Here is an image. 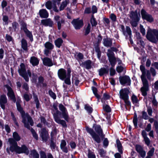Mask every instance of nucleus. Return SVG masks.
Wrapping results in <instances>:
<instances>
[{
  "mask_svg": "<svg viewBox=\"0 0 158 158\" xmlns=\"http://www.w3.org/2000/svg\"><path fill=\"white\" fill-rule=\"evenodd\" d=\"M92 61L90 60H87L84 62H82L80 64L82 67L85 68L87 69H90L92 67Z\"/></svg>",
  "mask_w": 158,
  "mask_h": 158,
  "instance_id": "nucleus-20",
  "label": "nucleus"
},
{
  "mask_svg": "<svg viewBox=\"0 0 158 158\" xmlns=\"http://www.w3.org/2000/svg\"><path fill=\"white\" fill-rule=\"evenodd\" d=\"M20 67V68L18 70L19 75L23 77L26 82H28L29 81V77H31V76L30 70L28 69L26 71L25 64L23 63H21Z\"/></svg>",
  "mask_w": 158,
  "mask_h": 158,
  "instance_id": "nucleus-4",
  "label": "nucleus"
},
{
  "mask_svg": "<svg viewBox=\"0 0 158 158\" xmlns=\"http://www.w3.org/2000/svg\"><path fill=\"white\" fill-rule=\"evenodd\" d=\"M39 133L40 135L41 138H50L48 131L46 129L45 127L41 128Z\"/></svg>",
  "mask_w": 158,
  "mask_h": 158,
  "instance_id": "nucleus-21",
  "label": "nucleus"
},
{
  "mask_svg": "<svg viewBox=\"0 0 158 158\" xmlns=\"http://www.w3.org/2000/svg\"><path fill=\"white\" fill-rule=\"evenodd\" d=\"M45 6L46 8L48 9L51 10L52 8V2L50 1H48L45 3Z\"/></svg>",
  "mask_w": 158,
  "mask_h": 158,
  "instance_id": "nucleus-50",
  "label": "nucleus"
},
{
  "mask_svg": "<svg viewBox=\"0 0 158 158\" xmlns=\"http://www.w3.org/2000/svg\"><path fill=\"white\" fill-rule=\"evenodd\" d=\"M116 62H115V64H114L113 66H112L111 65V67L110 68V75L111 76H113L116 73L115 71V69H114V67L115 65L116 64Z\"/></svg>",
  "mask_w": 158,
  "mask_h": 158,
  "instance_id": "nucleus-47",
  "label": "nucleus"
},
{
  "mask_svg": "<svg viewBox=\"0 0 158 158\" xmlns=\"http://www.w3.org/2000/svg\"><path fill=\"white\" fill-rule=\"evenodd\" d=\"M119 28L120 29V30L123 32V35H125L126 37H127V35H126V32L127 31H125L124 26L122 24H119Z\"/></svg>",
  "mask_w": 158,
  "mask_h": 158,
  "instance_id": "nucleus-48",
  "label": "nucleus"
},
{
  "mask_svg": "<svg viewBox=\"0 0 158 158\" xmlns=\"http://www.w3.org/2000/svg\"><path fill=\"white\" fill-rule=\"evenodd\" d=\"M71 23L76 30L80 29L84 25L83 19H80L79 18L73 19Z\"/></svg>",
  "mask_w": 158,
  "mask_h": 158,
  "instance_id": "nucleus-10",
  "label": "nucleus"
},
{
  "mask_svg": "<svg viewBox=\"0 0 158 158\" xmlns=\"http://www.w3.org/2000/svg\"><path fill=\"white\" fill-rule=\"evenodd\" d=\"M30 155L32 156L33 158H39V155L35 149H33L30 151Z\"/></svg>",
  "mask_w": 158,
  "mask_h": 158,
  "instance_id": "nucleus-38",
  "label": "nucleus"
},
{
  "mask_svg": "<svg viewBox=\"0 0 158 158\" xmlns=\"http://www.w3.org/2000/svg\"><path fill=\"white\" fill-rule=\"evenodd\" d=\"M12 27L14 31H16L17 29H18L19 24L16 21H14L12 23Z\"/></svg>",
  "mask_w": 158,
  "mask_h": 158,
  "instance_id": "nucleus-54",
  "label": "nucleus"
},
{
  "mask_svg": "<svg viewBox=\"0 0 158 158\" xmlns=\"http://www.w3.org/2000/svg\"><path fill=\"white\" fill-rule=\"evenodd\" d=\"M90 21L92 27H95L97 25V22L93 14L91 15Z\"/></svg>",
  "mask_w": 158,
  "mask_h": 158,
  "instance_id": "nucleus-35",
  "label": "nucleus"
},
{
  "mask_svg": "<svg viewBox=\"0 0 158 158\" xmlns=\"http://www.w3.org/2000/svg\"><path fill=\"white\" fill-rule=\"evenodd\" d=\"M93 128L94 129L89 127H85L87 132L90 135L92 138H106L105 135L101 125L94 124Z\"/></svg>",
  "mask_w": 158,
  "mask_h": 158,
  "instance_id": "nucleus-1",
  "label": "nucleus"
},
{
  "mask_svg": "<svg viewBox=\"0 0 158 158\" xmlns=\"http://www.w3.org/2000/svg\"><path fill=\"white\" fill-rule=\"evenodd\" d=\"M5 87L6 88L7 90V95L10 99L15 103L16 102V98L14 92L12 88L8 84L5 85Z\"/></svg>",
  "mask_w": 158,
  "mask_h": 158,
  "instance_id": "nucleus-13",
  "label": "nucleus"
},
{
  "mask_svg": "<svg viewBox=\"0 0 158 158\" xmlns=\"http://www.w3.org/2000/svg\"><path fill=\"white\" fill-rule=\"evenodd\" d=\"M130 18L132 20H140V18L139 17L137 11V10L135 11H131L130 12Z\"/></svg>",
  "mask_w": 158,
  "mask_h": 158,
  "instance_id": "nucleus-26",
  "label": "nucleus"
},
{
  "mask_svg": "<svg viewBox=\"0 0 158 158\" xmlns=\"http://www.w3.org/2000/svg\"><path fill=\"white\" fill-rule=\"evenodd\" d=\"M41 23L45 27L48 26L52 27L53 25V22L50 18L42 19L41 20Z\"/></svg>",
  "mask_w": 158,
  "mask_h": 158,
  "instance_id": "nucleus-22",
  "label": "nucleus"
},
{
  "mask_svg": "<svg viewBox=\"0 0 158 158\" xmlns=\"http://www.w3.org/2000/svg\"><path fill=\"white\" fill-rule=\"evenodd\" d=\"M108 36H106V39H104L103 44L106 47H111L112 45V40L111 39H108Z\"/></svg>",
  "mask_w": 158,
  "mask_h": 158,
  "instance_id": "nucleus-27",
  "label": "nucleus"
},
{
  "mask_svg": "<svg viewBox=\"0 0 158 158\" xmlns=\"http://www.w3.org/2000/svg\"><path fill=\"white\" fill-rule=\"evenodd\" d=\"M103 21L106 26L110 27V21L108 18L104 17L103 19Z\"/></svg>",
  "mask_w": 158,
  "mask_h": 158,
  "instance_id": "nucleus-52",
  "label": "nucleus"
},
{
  "mask_svg": "<svg viewBox=\"0 0 158 158\" xmlns=\"http://www.w3.org/2000/svg\"><path fill=\"white\" fill-rule=\"evenodd\" d=\"M19 22L21 26V30L23 31L26 36L29 38L31 42L33 41V39L32 33L28 29L27 23L23 20H20Z\"/></svg>",
  "mask_w": 158,
  "mask_h": 158,
  "instance_id": "nucleus-6",
  "label": "nucleus"
},
{
  "mask_svg": "<svg viewBox=\"0 0 158 158\" xmlns=\"http://www.w3.org/2000/svg\"><path fill=\"white\" fill-rule=\"evenodd\" d=\"M76 56V55L74 56L75 58L78 61L83 60L84 59V55L81 52H79Z\"/></svg>",
  "mask_w": 158,
  "mask_h": 158,
  "instance_id": "nucleus-46",
  "label": "nucleus"
},
{
  "mask_svg": "<svg viewBox=\"0 0 158 158\" xmlns=\"http://www.w3.org/2000/svg\"><path fill=\"white\" fill-rule=\"evenodd\" d=\"M142 117L145 120L148 119L149 117L147 113L144 111H143L142 112Z\"/></svg>",
  "mask_w": 158,
  "mask_h": 158,
  "instance_id": "nucleus-63",
  "label": "nucleus"
},
{
  "mask_svg": "<svg viewBox=\"0 0 158 158\" xmlns=\"http://www.w3.org/2000/svg\"><path fill=\"white\" fill-rule=\"evenodd\" d=\"M29 153V150L27 147L24 144L22 145L21 147L18 146L17 154L24 153L26 155H28Z\"/></svg>",
  "mask_w": 158,
  "mask_h": 158,
  "instance_id": "nucleus-17",
  "label": "nucleus"
},
{
  "mask_svg": "<svg viewBox=\"0 0 158 158\" xmlns=\"http://www.w3.org/2000/svg\"><path fill=\"white\" fill-rule=\"evenodd\" d=\"M68 3V2L66 0L62 2L59 8L60 11L63 10L64 8L67 6Z\"/></svg>",
  "mask_w": 158,
  "mask_h": 158,
  "instance_id": "nucleus-44",
  "label": "nucleus"
},
{
  "mask_svg": "<svg viewBox=\"0 0 158 158\" xmlns=\"http://www.w3.org/2000/svg\"><path fill=\"white\" fill-rule=\"evenodd\" d=\"M48 94L49 96L52 98L53 99L55 100L56 98V95L51 89L48 91Z\"/></svg>",
  "mask_w": 158,
  "mask_h": 158,
  "instance_id": "nucleus-55",
  "label": "nucleus"
},
{
  "mask_svg": "<svg viewBox=\"0 0 158 158\" xmlns=\"http://www.w3.org/2000/svg\"><path fill=\"white\" fill-rule=\"evenodd\" d=\"M33 98L34 99V101L36 104V107L37 109L39 108L40 106V103L38 99V96L35 94H33Z\"/></svg>",
  "mask_w": 158,
  "mask_h": 158,
  "instance_id": "nucleus-40",
  "label": "nucleus"
},
{
  "mask_svg": "<svg viewBox=\"0 0 158 158\" xmlns=\"http://www.w3.org/2000/svg\"><path fill=\"white\" fill-rule=\"evenodd\" d=\"M109 69L105 68H101L99 71V75L101 76H102L105 74H108Z\"/></svg>",
  "mask_w": 158,
  "mask_h": 158,
  "instance_id": "nucleus-30",
  "label": "nucleus"
},
{
  "mask_svg": "<svg viewBox=\"0 0 158 158\" xmlns=\"http://www.w3.org/2000/svg\"><path fill=\"white\" fill-rule=\"evenodd\" d=\"M139 20H132V21L130 22V23L131 26L133 27H136L138 25V22Z\"/></svg>",
  "mask_w": 158,
  "mask_h": 158,
  "instance_id": "nucleus-56",
  "label": "nucleus"
},
{
  "mask_svg": "<svg viewBox=\"0 0 158 158\" xmlns=\"http://www.w3.org/2000/svg\"><path fill=\"white\" fill-rule=\"evenodd\" d=\"M135 150L136 151L138 152L139 153L141 151H142L143 150V149L142 146L138 144L136 145L135 146Z\"/></svg>",
  "mask_w": 158,
  "mask_h": 158,
  "instance_id": "nucleus-62",
  "label": "nucleus"
},
{
  "mask_svg": "<svg viewBox=\"0 0 158 158\" xmlns=\"http://www.w3.org/2000/svg\"><path fill=\"white\" fill-rule=\"evenodd\" d=\"M44 81V79L43 77L40 76L38 78V82L36 84V87H41V84L43 83Z\"/></svg>",
  "mask_w": 158,
  "mask_h": 158,
  "instance_id": "nucleus-37",
  "label": "nucleus"
},
{
  "mask_svg": "<svg viewBox=\"0 0 158 158\" xmlns=\"http://www.w3.org/2000/svg\"><path fill=\"white\" fill-rule=\"evenodd\" d=\"M54 20L57 23L58 29L60 30L61 29L62 24H65V20L62 18H61L59 15L55 16L54 18Z\"/></svg>",
  "mask_w": 158,
  "mask_h": 158,
  "instance_id": "nucleus-15",
  "label": "nucleus"
},
{
  "mask_svg": "<svg viewBox=\"0 0 158 158\" xmlns=\"http://www.w3.org/2000/svg\"><path fill=\"white\" fill-rule=\"evenodd\" d=\"M84 109L87 111L88 114L89 115L91 114L93 110L92 107H91L88 104H86L85 105Z\"/></svg>",
  "mask_w": 158,
  "mask_h": 158,
  "instance_id": "nucleus-36",
  "label": "nucleus"
},
{
  "mask_svg": "<svg viewBox=\"0 0 158 158\" xmlns=\"http://www.w3.org/2000/svg\"><path fill=\"white\" fill-rule=\"evenodd\" d=\"M91 28V25L89 23H88L86 27L85 28V31L84 33L85 36H87L90 32Z\"/></svg>",
  "mask_w": 158,
  "mask_h": 158,
  "instance_id": "nucleus-39",
  "label": "nucleus"
},
{
  "mask_svg": "<svg viewBox=\"0 0 158 158\" xmlns=\"http://www.w3.org/2000/svg\"><path fill=\"white\" fill-rule=\"evenodd\" d=\"M31 131L34 138H38V134L33 128H31Z\"/></svg>",
  "mask_w": 158,
  "mask_h": 158,
  "instance_id": "nucleus-60",
  "label": "nucleus"
},
{
  "mask_svg": "<svg viewBox=\"0 0 158 158\" xmlns=\"http://www.w3.org/2000/svg\"><path fill=\"white\" fill-rule=\"evenodd\" d=\"M59 110L61 111V112H63L67 111V110L62 104H60L59 105Z\"/></svg>",
  "mask_w": 158,
  "mask_h": 158,
  "instance_id": "nucleus-64",
  "label": "nucleus"
},
{
  "mask_svg": "<svg viewBox=\"0 0 158 158\" xmlns=\"http://www.w3.org/2000/svg\"><path fill=\"white\" fill-rule=\"evenodd\" d=\"M87 156L88 158H96L94 153L91 151L90 149L88 150Z\"/></svg>",
  "mask_w": 158,
  "mask_h": 158,
  "instance_id": "nucleus-45",
  "label": "nucleus"
},
{
  "mask_svg": "<svg viewBox=\"0 0 158 158\" xmlns=\"http://www.w3.org/2000/svg\"><path fill=\"white\" fill-rule=\"evenodd\" d=\"M141 14L142 18L143 20H145L150 23L153 21L154 19L152 15L148 13L144 9H142L141 10Z\"/></svg>",
  "mask_w": 158,
  "mask_h": 158,
  "instance_id": "nucleus-14",
  "label": "nucleus"
},
{
  "mask_svg": "<svg viewBox=\"0 0 158 158\" xmlns=\"http://www.w3.org/2000/svg\"><path fill=\"white\" fill-rule=\"evenodd\" d=\"M71 69L70 67L67 68V73L64 69H59L57 72V75L59 78L62 81H64V83L67 85H71Z\"/></svg>",
  "mask_w": 158,
  "mask_h": 158,
  "instance_id": "nucleus-2",
  "label": "nucleus"
},
{
  "mask_svg": "<svg viewBox=\"0 0 158 158\" xmlns=\"http://www.w3.org/2000/svg\"><path fill=\"white\" fill-rule=\"evenodd\" d=\"M110 18L113 22H115L117 21V17L116 15L114 13L110 15Z\"/></svg>",
  "mask_w": 158,
  "mask_h": 158,
  "instance_id": "nucleus-57",
  "label": "nucleus"
},
{
  "mask_svg": "<svg viewBox=\"0 0 158 158\" xmlns=\"http://www.w3.org/2000/svg\"><path fill=\"white\" fill-rule=\"evenodd\" d=\"M108 53L107 56L108 57V59L110 65L113 66L117 62L116 58L115 56V55L111 49H109L107 50Z\"/></svg>",
  "mask_w": 158,
  "mask_h": 158,
  "instance_id": "nucleus-12",
  "label": "nucleus"
},
{
  "mask_svg": "<svg viewBox=\"0 0 158 158\" xmlns=\"http://www.w3.org/2000/svg\"><path fill=\"white\" fill-rule=\"evenodd\" d=\"M101 157H105L106 153V151L103 148H102L99 149L98 151Z\"/></svg>",
  "mask_w": 158,
  "mask_h": 158,
  "instance_id": "nucleus-42",
  "label": "nucleus"
},
{
  "mask_svg": "<svg viewBox=\"0 0 158 158\" xmlns=\"http://www.w3.org/2000/svg\"><path fill=\"white\" fill-rule=\"evenodd\" d=\"M152 33V30L151 29H148L146 34V38L149 41L155 43L156 40Z\"/></svg>",
  "mask_w": 158,
  "mask_h": 158,
  "instance_id": "nucleus-23",
  "label": "nucleus"
},
{
  "mask_svg": "<svg viewBox=\"0 0 158 158\" xmlns=\"http://www.w3.org/2000/svg\"><path fill=\"white\" fill-rule=\"evenodd\" d=\"M21 100L20 99H18L16 102V106L17 110L20 112L22 118V122L24 123L27 122V118L28 122L31 126L34 125V122L32 118L30 116L28 113H25L23 108L21 106L20 104Z\"/></svg>",
  "mask_w": 158,
  "mask_h": 158,
  "instance_id": "nucleus-3",
  "label": "nucleus"
},
{
  "mask_svg": "<svg viewBox=\"0 0 158 158\" xmlns=\"http://www.w3.org/2000/svg\"><path fill=\"white\" fill-rule=\"evenodd\" d=\"M43 64L46 66L51 67L53 65L52 60L48 57H45L43 59Z\"/></svg>",
  "mask_w": 158,
  "mask_h": 158,
  "instance_id": "nucleus-24",
  "label": "nucleus"
},
{
  "mask_svg": "<svg viewBox=\"0 0 158 158\" xmlns=\"http://www.w3.org/2000/svg\"><path fill=\"white\" fill-rule=\"evenodd\" d=\"M57 117L60 118H64L65 122H69V121L70 118L67 110L63 112L60 111L57 114Z\"/></svg>",
  "mask_w": 158,
  "mask_h": 158,
  "instance_id": "nucleus-19",
  "label": "nucleus"
},
{
  "mask_svg": "<svg viewBox=\"0 0 158 158\" xmlns=\"http://www.w3.org/2000/svg\"><path fill=\"white\" fill-rule=\"evenodd\" d=\"M132 102L133 104H137L139 102V100L136 95L133 94L131 97Z\"/></svg>",
  "mask_w": 158,
  "mask_h": 158,
  "instance_id": "nucleus-41",
  "label": "nucleus"
},
{
  "mask_svg": "<svg viewBox=\"0 0 158 158\" xmlns=\"http://www.w3.org/2000/svg\"><path fill=\"white\" fill-rule=\"evenodd\" d=\"M110 96L107 93H105L103 94V97L101 98V101L102 102L103 100H106L110 99Z\"/></svg>",
  "mask_w": 158,
  "mask_h": 158,
  "instance_id": "nucleus-51",
  "label": "nucleus"
},
{
  "mask_svg": "<svg viewBox=\"0 0 158 158\" xmlns=\"http://www.w3.org/2000/svg\"><path fill=\"white\" fill-rule=\"evenodd\" d=\"M119 80L121 84L124 85L127 84V85H130L131 84V80L130 77L127 75L120 76L119 77Z\"/></svg>",
  "mask_w": 158,
  "mask_h": 158,
  "instance_id": "nucleus-16",
  "label": "nucleus"
},
{
  "mask_svg": "<svg viewBox=\"0 0 158 158\" xmlns=\"http://www.w3.org/2000/svg\"><path fill=\"white\" fill-rule=\"evenodd\" d=\"M140 69L142 73L141 78L142 81V79H146L145 77V76L146 75V70L144 66L143 65H140Z\"/></svg>",
  "mask_w": 158,
  "mask_h": 158,
  "instance_id": "nucleus-32",
  "label": "nucleus"
},
{
  "mask_svg": "<svg viewBox=\"0 0 158 158\" xmlns=\"http://www.w3.org/2000/svg\"><path fill=\"white\" fill-rule=\"evenodd\" d=\"M130 93L129 89L127 88H124L120 89L119 91V98L124 100L127 106L131 107V103L129 100V94Z\"/></svg>",
  "mask_w": 158,
  "mask_h": 158,
  "instance_id": "nucleus-5",
  "label": "nucleus"
},
{
  "mask_svg": "<svg viewBox=\"0 0 158 158\" xmlns=\"http://www.w3.org/2000/svg\"><path fill=\"white\" fill-rule=\"evenodd\" d=\"M155 150V148L154 147H152L147 153V155H148L149 156H153Z\"/></svg>",
  "mask_w": 158,
  "mask_h": 158,
  "instance_id": "nucleus-61",
  "label": "nucleus"
},
{
  "mask_svg": "<svg viewBox=\"0 0 158 158\" xmlns=\"http://www.w3.org/2000/svg\"><path fill=\"white\" fill-rule=\"evenodd\" d=\"M57 129L56 127H54L51 133V138H54V137L57 135Z\"/></svg>",
  "mask_w": 158,
  "mask_h": 158,
  "instance_id": "nucleus-53",
  "label": "nucleus"
},
{
  "mask_svg": "<svg viewBox=\"0 0 158 158\" xmlns=\"http://www.w3.org/2000/svg\"><path fill=\"white\" fill-rule=\"evenodd\" d=\"M103 109L107 113L110 112L111 110L110 106L108 105H103Z\"/></svg>",
  "mask_w": 158,
  "mask_h": 158,
  "instance_id": "nucleus-49",
  "label": "nucleus"
},
{
  "mask_svg": "<svg viewBox=\"0 0 158 158\" xmlns=\"http://www.w3.org/2000/svg\"><path fill=\"white\" fill-rule=\"evenodd\" d=\"M30 62L33 66H35L38 65L39 60L37 57L32 56L31 57Z\"/></svg>",
  "mask_w": 158,
  "mask_h": 158,
  "instance_id": "nucleus-28",
  "label": "nucleus"
},
{
  "mask_svg": "<svg viewBox=\"0 0 158 158\" xmlns=\"http://www.w3.org/2000/svg\"><path fill=\"white\" fill-rule=\"evenodd\" d=\"M7 102V99L5 94L1 95L0 96V105L3 110L5 109V104Z\"/></svg>",
  "mask_w": 158,
  "mask_h": 158,
  "instance_id": "nucleus-18",
  "label": "nucleus"
},
{
  "mask_svg": "<svg viewBox=\"0 0 158 158\" xmlns=\"http://www.w3.org/2000/svg\"><path fill=\"white\" fill-rule=\"evenodd\" d=\"M116 142L117 147V148L118 151L120 152V153H123V147L122 146V144L119 140V139H117Z\"/></svg>",
  "mask_w": 158,
  "mask_h": 158,
  "instance_id": "nucleus-34",
  "label": "nucleus"
},
{
  "mask_svg": "<svg viewBox=\"0 0 158 158\" xmlns=\"http://www.w3.org/2000/svg\"><path fill=\"white\" fill-rule=\"evenodd\" d=\"M53 107L54 110H55V112L53 114L52 113L55 121L57 123L62 125L63 127H66L67 125L64 120L60 119L59 117H57V114L60 111L58 110L56 104H54Z\"/></svg>",
  "mask_w": 158,
  "mask_h": 158,
  "instance_id": "nucleus-7",
  "label": "nucleus"
},
{
  "mask_svg": "<svg viewBox=\"0 0 158 158\" xmlns=\"http://www.w3.org/2000/svg\"><path fill=\"white\" fill-rule=\"evenodd\" d=\"M133 122L135 127V128H137L138 127V119L137 118V115L136 112H135L134 113V116L133 120Z\"/></svg>",
  "mask_w": 158,
  "mask_h": 158,
  "instance_id": "nucleus-43",
  "label": "nucleus"
},
{
  "mask_svg": "<svg viewBox=\"0 0 158 158\" xmlns=\"http://www.w3.org/2000/svg\"><path fill=\"white\" fill-rule=\"evenodd\" d=\"M126 31L127 32L129 36V40L130 43L131 44H133V42L131 38V31L129 27L128 26H127L126 27Z\"/></svg>",
  "mask_w": 158,
  "mask_h": 158,
  "instance_id": "nucleus-33",
  "label": "nucleus"
},
{
  "mask_svg": "<svg viewBox=\"0 0 158 158\" xmlns=\"http://www.w3.org/2000/svg\"><path fill=\"white\" fill-rule=\"evenodd\" d=\"M21 139H8V141L9 142L10 146V151L13 152H15L17 153L18 145L16 141H18Z\"/></svg>",
  "mask_w": 158,
  "mask_h": 158,
  "instance_id": "nucleus-8",
  "label": "nucleus"
},
{
  "mask_svg": "<svg viewBox=\"0 0 158 158\" xmlns=\"http://www.w3.org/2000/svg\"><path fill=\"white\" fill-rule=\"evenodd\" d=\"M45 47L44 50V54L46 56H49L51 53L52 50L54 48V46L50 42H46L44 45Z\"/></svg>",
  "mask_w": 158,
  "mask_h": 158,
  "instance_id": "nucleus-9",
  "label": "nucleus"
},
{
  "mask_svg": "<svg viewBox=\"0 0 158 158\" xmlns=\"http://www.w3.org/2000/svg\"><path fill=\"white\" fill-rule=\"evenodd\" d=\"M63 43V41L60 38H59L57 39L54 41V43L55 46L58 48L60 47Z\"/></svg>",
  "mask_w": 158,
  "mask_h": 158,
  "instance_id": "nucleus-31",
  "label": "nucleus"
},
{
  "mask_svg": "<svg viewBox=\"0 0 158 158\" xmlns=\"http://www.w3.org/2000/svg\"><path fill=\"white\" fill-rule=\"evenodd\" d=\"M21 47L25 51L28 50L27 42L26 40L24 38L22 39L21 41Z\"/></svg>",
  "mask_w": 158,
  "mask_h": 158,
  "instance_id": "nucleus-29",
  "label": "nucleus"
},
{
  "mask_svg": "<svg viewBox=\"0 0 158 158\" xmlns=\"http://www.w3.org/2000/svg\"><path fill=\"white\" fill-rule=\"evenodd\" d=\"M153 127L155 128V131L157 134H158V121L155 120L153 124Z\"/></svg>",
  "mask_w": 158,
  "mask_h": 158,
  "instance_id": "nucleus-58",
  "label": "nucleus"
},
{
  "mask_svg": "<svg viewBox=\"0 0 158 158\" xmlns=\"http://www.w3.org/2000/svg\"><path fill=\"white\" fill-rule=\"evenodd\" d=\"M54 139H51L50 147L52 149H54L56 146V143L54 141Z\"/></svg>",
  "mask_w": 158,
  "mask_h": 158,
  "instance_id": "nucleus-59",
  "label": "nucleus"
},
{
  "mask_svg": "<svg viewBox=\"0 0 158 158\" xmlns=\"http://www.w3.org/2000/svg\"><path fill=\"white\" fill-rule=\"evenodd\" d=\"M39 15L42 18H47L49 16V14L45 9H40L39 11Z\"/></svg>",
  "mask_w": 158,
  "mask_h": 158,
  "instance_id": "nucleus-25",
  "label": "nucleus"
},
{
  "mask_svg": "<svg viewBox=\"0 0 158 158\" xmlns=\"http://www.w3.org/2000/svg\"><path fill=\"white\" fill-rule=\"evenodd\" d=\"M143 82V86L140 89V91L141 92L142 95L145 97L147 96V91L149 89V85L148 81L146 79H142V81Z\"/></svg>",
  "mask_w": 158,
  "mask_h": 158,
  "instance_id": "nucleus-11",
  "label": "nucleus"
}]
</instances>
